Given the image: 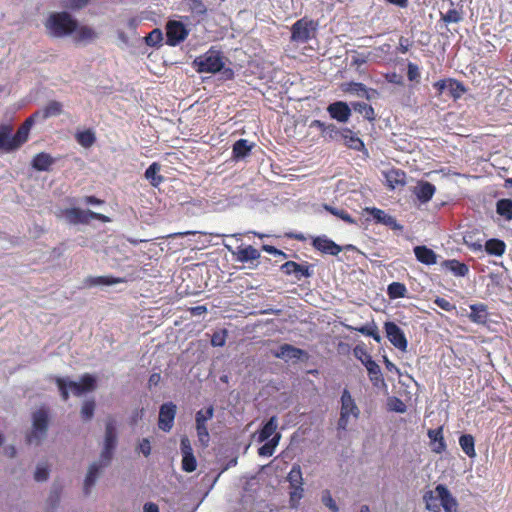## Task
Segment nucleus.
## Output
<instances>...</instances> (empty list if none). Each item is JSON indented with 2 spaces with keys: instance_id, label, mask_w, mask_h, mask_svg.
<instances>
[{
  "instance_id": "f257e3e1",
  "label": "nucleus",
  "mask_w": 512,
  "mask_h": 512,
  "mask_svg": "<svg viewBox=\"0 0 512 512\" xmlns=\"http://www.w3.org/2000/svg\"><path fill=\"white\" fill-rule=\"evenodd\" d=\"M32 119H26L19 127L15 135H12V126L4 124L0 126V150L11 152L18 149L28 139Z\"/></svg>"
},
{
  "instance_id": "f03ea898",
  "label": "nucleus",
  "mask_w": 512,
  "mask_h": 512,
  "mask_svg": "<svg viewBox=\"0 0 512 512\" xmlns=\"http://www.w3.org/2000/svg\"><path fill=\"white\" fill-rule=\"evenodd\" d=\"M56 383L63 400H67L69 393L75 396H81L87 392L93 391L96 387V378L90 374H84L79 381H73L68 377H58Z\"/></svg>"
},
{
  "instance_id": "7ed1b4c3",
  "label": "nucleus",
  "mask_w": 512,
  "mask_h": 512,
  "mask_svg": "<svg viewBox=\"0 0 512 512\" xmlns=\"http://www.w3.org/2000/svg\"><path fill=\"white\" fill-rule=\"evenodd\" d=\"M45 27L50 35L62 38L76 30L77 20L68 12H55L49 15Z\"/></svg>"
},
{
  "instance_id": "20e7f679",
  "label": "nucleus",
  "mask_w": 512,
  "mask_h": 512,
  "mask_svg": "<svg viewBox=\"0 0 512 512\" xmlns=\"http://www.w3.org/2000/svg\"><path fill=\"white\" fill-rule=\"evenodd\" d=\"M224 66L221 53L217 50L210 49L203 55L195 58L193 67L199 73H216Z\"/></svg>"
},
{
  "instance_id": "39448f33",
  "label": "nucleus",
  "mask_w": 512,
  "mask_h": 512,
  "mask_svg": "<svg viewBox=\"0 0 512 512\" xmlns=\"http://www.w3.org/2000/svg\"><path fill=\"white\" fill-rule=\"evenodd\" d=\"M340 401L341 408L337 428L338 430L345 431L350 422V418L357 419L360 415V410L347 389L343 390Z\"/></svg>"
},
{
  "instance_id": "423d86ee",
  "label": "nucleus",
  "mask_w": 512,
  "mask_h": 512,
  "mask_svg": "<svg viewBox=\"0 0 512 512\" xmlns=\"http://www.w3.org/2000/svg\"><path fill=\"white\" fill-rule=\"evenodd\" d=\"M33 426L31 433L27 436L30 444H38L45 436L48 427V412L40 408L33 413Z\"/></svg>"
},
{
  "instance_id": "0eeeda50",
  "label": "nucleus",
  "mask_w": 512,
  "mask_h": 512,
  "mask_svg": "<svg viewBox=\"0 0 512 512\" xmlns=\"http://www.w3.org/2000/svg\"><path fill=\"white\" fill-rule=\"evenodd\" d=\"M214 409L212 406L205 410H199L195 415V428L198 442L202 447H207L210 442V434L207 428V422L213 418Z\"/></svg>"
},
{
  "instance_id": "6e6552de",
  "label": "nucleus",
  "mask_w": 512,
  "mask_h": 512,
  "mask_svg": "<svg viewBox=\"0 0 512 512\" xmlns=\"http://www.w3.org/2000/svg\"><path fill=\"white\" fill-rule=\"evenodd\" d=\"M316 23L302 18L297 20L291 28V40L296 43H306L315 36Z\"/></svg>"
},
{
  "instance_id": "1a4fd4ad",
  "label": "nucleus",
  "mask_w": 512,
  "mask_h": 512,
  "mask_svg": "<svg viewBox=\"0 0 512 512\" xmlns=\"http://www.w3.org/2000/svg\"><path fill=\"white\" fill-rule=\"evenodd\" d=\"M65 219L71 224H87L91 219H96L101 222H110V218L93 212L91 210H81L79 208H70L64 211Z\"/></svg>"
},
{
  "instance_id": "9d476101",
  "label": "nucleus",
  "mask_w": 512,
  "mask_h": 512,
  "mask_svg": "<svg viewBox=\"0 0 512 512\" xmlns=\"http://www.w3.org/2000/svg\"><path fill=\"white\" fill-rule=\"evenodd\" d=\"M434 88L438 96L445 94L454 100L459 99L465 92L464 86L454 79L439 80L434 83Z\"/></svg>"
},
{
  "instance_id": "9b49d317",
  "label": "nucleus",
  "mask_w": 512,
  "mask_h": 512,
  "mask_svg": "<svg viewBox=\"0 0 512 512\" xmlns=\"http://www.w3.org/2000/svg\"><path fill=\"white\" fill-rule=\"evenodd\" d=\"M384 329L386 332V337L391 342V344L404 352L407 350L408 342L403 330L394 322H386L384 324Z\"/></svg>"
},
{
  "instance_id": "f8f14e48",
  "label": "nucleus",
  "mask_w": 512,
  "mask_h": 512,
  "mask_svg": "<svg viewBox=\"0 0 512 512\" xmlns=\"http://www.w3.org/2000/svg\"><path fill=\"white\" fill-rule=\"evenodd\" d=\"M167 43L176 46L186 39L188 30L180 21H169L166 26Z\"/></svg>"
},
{
  "instance_id": "ddd939ff",
  "label": "nucleus",
  "mask_w": 512,
  "mask_h": 512,
  "mask_svg": "<svg viewBox=\"0 0 512 512\" xmlns=\"http://www.w3.org/2000/svg\"><path fill=\"white\" fill-rule=\"evenodd\" d=\"M177 407L172 402L164 403L159 409L158 426L164 432H169L174 424Z\"/></svg>"
},
{
  "instance_id": "4468645a",
  "label": "nucleus",
  "mask_w": 512,
  "mask_h": 512,
  "mask_svg": "<svg viewBox=\"0 0 512 512\" xmlns=\"http://www.w3.org/2000/svg\"><path fill=\"white\" fill-rule=\"evenodd\" d=\"M364 211L366 213H368L369 215H371L372 219L376 223L383 224V225L391 228L392 230H402L403 229V226L400 225L393 216L387 214L385 211H383L379 208L367 207V208H365Z\"/></svg>"
},
{
  "instance_id": "2eb2a0df",
  "label": "nucleus",
  "mask_w": 512,
  "mask_h": 512,
  "mask_svg": "<svg viewBox=\"0 0 512 512\" xmlns=\"http://www.w3.org/2000/svg\"><path fill=\"white\" fill-rule=\"evenodd\" d=\"M281 270L287 275H295L297 280L311 277L312 271L308 264H298L294 261H287L281 265Z\"/></svg>"
},
{
  "instance_id": "dca6fc26",
  "label": "nucleus",
  "mask_w": 512,
  "mask_h": 512,
  "mask_svg": "<svg viewBox=\"0 0 512 512\" xmlns=\"http://www.w3.org/2000/svg\"><path fill=\"white\" fill-rule=\"evenodd\" d=\"M327 111L331 118L342 123H346L351 116V108L343 101H337L330 104Z\"/></svg>"
},
{
  "instance_id": "f3484780",
  "label": "nucleus",
  "mask_w": 512,
  "mask_h": 512,
  "mask_svg": "<svg viewBox=\"0 0 512 512\" xmlns=\"http://www.w3.org/2000/svg\"><path fill=\"white\" fill-rule=\"evenodd\" d=\"M62 112V104L57 101L49 102L43 109L36 111L28 119H32V125L36 121H43L47 118L57 116Z\"/></svg>"
},
{
  "instance_id": "a211bd4d",
  "label": "nucleus",
  "mask_w": 512,
  "mask_h": 512,
  "mask_svg": "<svg viewBox=\"0 0 512 512\" xmlns=\"http://www.w3.org/2000/svg\"><path fill=\"white\" fill-rule=\"evenodd\" d=\"M344 91L358 97L366 98L367 100L375 99L379 95L377 90L368 88L364 84L358 82L346 84Z\"/></svg>"
},
{
  "instance_id": "6ab92c4d",
  "label": "nucleus",
  "mask_w": 512,
  "mask_h": 512,
  "mask_svg": "<svg viewBox=\"0 0 512 512\" xmlns=\"http://www.w3.org/2000/svg\"><path fill=\"white\" fill-rule=\"evenodd\" d=\"M438 498H440V507L445 512H457V500L452 496L447 487L443 484L437 485Z\"/></svg>"
},
{
  "instance_id": "aec40b11",
  "label": "nucleus",
  "mask_w": 512,
  "mask_h": 512,
  "mask_svg": "<svg viewBox=\"0 0 512 512\" xmlns=\"http://www.w3.org/2000/svg\"><path fill=\"white\" fill-rule=\"evenodd\" d=\"M306 352L300 348L294 347L290 344H283L279 349L274 352V356L285 361L300 360Z\"/></svg>"
},
{
  "instance_id": "412c9836",
  "label": "nucleus",
  "mask_w": 512,
  "mask_h": 512,
  "mask_svg": "<svg viewBox=\"0 0 512 512\" xmlns=\"http://www.w3.org/2000/svg\"><path fill=\"white\" fill-rule=\"evenodd\" d=\"M362 364L366 367L370 381L374 386L383 383V376L380 366L371 358L370 355H365V359H361Z\"/></svg>"
},
{
  "instance_id": "4be33fe9",
  "label": "nucleus",
  "mask_w": 512,
  "mask_h": 512,
  "mask_svg": "<svg viewBox=\"0 0 512 512\" xmlns=\"http://www.w3.org/2000/svg\"><path fill=\"white\" fill-rule=\"evenodd\" d=\"M104 468L105 467L101 466L98 462H93L89 465L83 486L84 493L86 495L90 494L91 489L96 484V481Z\"/></svg>"
},
{
  "instance_id": "5701e85b",
  "label": "nucleus",
  "mask_w": 512,
  "mask_h": 512,
  "mask_svg": "<svg viewBox=\"0 0 512 512\" xmlns=\"http://www.w3.org/2000/svg\"><path fill=\"white\" fill-rule=\"evenodd\" d=\"M313 246L322 253L333 256L338 255L342 250V248L338 244H336L335 242H333L332 240L328 239L325 236L316 237L313 240Z\"/></svg>"
},
{
  "instance_id": "b1692460",
  "label": "nucleus",
  "mask_w": 512,
  "mask_h": 512,
  "mask_svg": "<svg viewBox=\"0 0 512 512\" xmlns=\"http://www.w3.org/2000/svg\"><path fill=\"white\" fill-rule=\"evenodd\" d=\"M225 247L232 252L233 255L236 256V260L242 263L256 260L260 257V252L252 247H238L237 251H233L230 246L225 245Z\"/></svg>"
},
{
  "instance_id": "393cba45",
  "label": "nucleus",
  "mask_w": 512,
  "mask_h": 512,
  "mask_svg": "<svg viewBox=\"0 0 512 512\" xmlns=\"http://www.w3.org/2000/svg\"><path fill=\"white\" fill-rule=\"evenodd\" d=\"M435 191V186L427 181L418 182L414 189L416 197L422 203H427L428 201H430Z\"/></svg>"
},
{
  "instance_id": "a878e982",
  "label": "nucleus",
  "mask_w": 512,
  "mask_h": 512,
  "mask_svg": "<svg viewBox=\"0 0 512 512\" xmlns=\"http://www.w3.org/2000/svg\"><path fill=\"white\" fill-rule=\"evenodd\" d=\"M441 266L456 277H465L469 272L468 266L456 259L445 260Z\"/></svg>"
},
{
  "instance_id": "bb28decb",
  "label": "nucleus",
  "mask_w": 512,
  "mask_h": 512,
  "mask_svg": "<svg viewBox=\"0 0 512 512\" xmlns=\"http://www.w3.org/2000/svg\"><path fill=\"white\" fill-rule=\"evenodd\" d=\"M416 259L426 265H433L437 262L436 253L426 246H416L414 248Z\"/></svg>"
},
{
  "instance_id": "cd10ccee",
  "label": "nucleus",
  "mask_w": 512,
  "mask_h": 512,
  "mask_svg": "<svg viewBox=\"0 0 512 512\" xmlns=\"http://www.w3.org/2000/svg\"><path fill=\"white\" fill-rule=\"evenodd\" d=\"M427 434L432 442L433 452L437 454L444 452L446 449V444L442 433V427H439L437 429H430L428 430Z\"/></svg>"
},
{
  "instance_id": "c85d7f7f",
  "label": "nucleus",
  "mask_w": 512,
  "mask_h": 512,
  "mask_svg": "<svg viewBox=\"0 0 512 512\" xmlns=\"http://www.w3.org/2000/svg\"><path fill=\"white\" fill-rule=\"evenodd\" d=\"M277 428H278V419H277V417L276 416L270 417V419L264 424L262 429L259 431L258 441L259 442L268 441V439L273 434H275Z\"/></svg>"
},
{
  "instance_id": "c756f323",
  "label": "nucleus",
  "mask_w": 512,
  "mask_h": 512,
  "mask_svg": "<svg viewBox=\"0 0 512 512\" xmlns=\"http://www.w3.org/2000/svg\"><path fill=\"white\" fill-rule=\"evenodd\" d=\"M160 170L161 165L153 162L145 171V178L153 187H158L164 180L163 176L159 174Z\"/></svg>"
},
{
  "instance_id": "7c9ffc66",
  "label": "nucleus",
  "mask_w": 512,
  "mask_h": 512,
  "mask_svg": "<svg viewBox=\"0 0 512 512\" xmlns=\"http://www.w3.org/2000/svg\"><path fill=\"white\" fill-rule=\"evenodd\" d=\"M469 318L472 322L483 324L487 320V307L484 304L470 305Z\"/></svg>"
},
{
  "instance_id": "2f4dec72",
  "label": "nucleus",
  "mask_w": 512,
  "mask_h": 512,
  "mask_svg": "<svg viewBox=\"0 0 512 512\" xmlns=\"http://www.w3.org/2000/svg\"><path fill=\"white\" fill-rule=\"evenodd\" d=\"M117 444V431L115 421L113 419H109L106 422L105 426V437H104V446L116 448Z\"/></svg>"
},
{
  "instance_id": "473e14b6",
  "label": "nucleus",
  "mask_w": 512,
  "mask_h": 512,
  "mask_svg": "<svg viewBox=\"0 0 512 512\" xmlns=\"http://www.w3.org/2000/svg\"><path fill=\"white\" fill-rule=\"evenodd\" d=\"M485 251L489 255L502 256L506 251V244L504 241L496 238L489 239L485 243Z\"/></svg>"
},
{
  "instance_id": "72a5a7b5",
  "label": "nucleus",
  "mask_w": 512,
  "mask_h": 512,
  "mask_svg": "<svg viewBox=\"0 0 512 512\" xmlns=\"http://www.w3.org/2000/svg\"><path fill=\"white\" fill-rule=\"evenodd\" d=\"M252 147L253 144H251L248 140L239 139L233 145V157L237 160L243 159L250 153Z\"/></svg>"
},
{
  "instance_id": "f704fd0d",
  "label": "nucleus",
  "mask_w": 512,
  "mask_h": 512,
  "mask_svg": "<svg viewBox=\"0 0 512 512\" xmlns=\"http://www.w3.org/2000/svg\"><path fill=\"white\" fill-rule=\"evenodd\" d=\"M459 445L463 452L470 458L476 456L474 437L470 434H464L459 438Z\"/></svg>"
},
{
  "instance_id": "c9c22d12",
  "label": "nucleus",
  "mask_w": 512,
  "mask_h": 512,
  "mask_svg": "<svg viewBox=\"0 0 512 512\" xmlns=\"http://www.w3.org/2000/svg\"><path fill=\"white\" fill-rule=\"evenodd\" d=\"M123 280L121 278H113L108 276H97V277H88L85 280V285L88 287L92 286H100V285H114L117 283H121Z\"/></svg>"
},
{
  "instance_id": "e433bc0d",
  "label": "nucleus",
  "mask_w": 512,
  "mask_h": 512,
  "mask_svg": "<svg viewBox=\"0 0 512 512\" xmlns=\"http://www.w3.org/2000/svg\"><path fill=\"white\" fill-rule=\"evenodd\" d=\"M426 508L433 512L440 511V498H438L437 486L434 490H430L424 494L423 497Z\"/></svg>"
},
{
  "instance_id": "4c0bfd02",
  "label": "nucleus",
  "mask_w": 512,
  "mask_h": 512,
  "mask_svg": "<svg viewBox=\"0 0 512 512\" xmlns=\"http://www.w3.org/2000/svg\"><path fill=\"white\" fill-rule=\"evenodd\" d=\"M287 481L289 482L290 488L303 487V476L301 467L298 464H294L288 473Z\"/></svg>"
},
{
  "instance_id": "58836bf2",
  "label": "nucleus",
  "mask_w": 512,
  "mask_h": 512,
  "mask_svg": "<svg viewBox=\"0 0 512 512\" xmlns=\"http://www.w3.org/2000/svg\"><path fill=\"white\" fill-rule=\"evenodd\" d=\"M74 33H75V40L79 41V42L92 41L97 37V34L94 31V29L89 26H86V25H82V26L77 25V28H76V30H74Z\"/></svg>"
},
{
  "instance_id": "ea45409f",
  "label": "nucleus",
  "mask_w": 512,
  "mask_h": 512,
  "mask_svg": "<svg viewBox=\"0 0 512 512\" xmlns=\"http://www.w3.org/2000/svg\"><path fill=\"white\" fill-rule=\"evenodd\" d=\"M352 109L361 114L365 119L372 122L375 120V111L371 105L364 102H353Z\"/></svg>"
},
{
  "instance_id": "a19ab883",
  "label": "nucleus",
  "mask_w": 512,
  "mask_h": 512,
  "mask_svg": "<svg viewBox=\"0 0 512 512\" xmlns=\"http://www.w3.org/2000/svg\"><path fill=\"white\" fill-rule=\"evenodd\" d=\"M280 438V434H275L270 440L266 441V443L258 449V454L263 457L272 456L274 454L275 448L279 444Z\"/></svg>"
},
{
  "instance_id": "79ce46f5",
  "label": "nucleus",
  "mask_w": 512,
  "mask_h": 512,
  "mask_svg": "<svg viewBox=\"0 0 512 512\" xmlns=\"http://www.w3.org/2000/svg\"><path fill=\"white\" fill-rule=\"evenodd\" d=\"M496 212L505 218V220H512V200L500 199L496 203Z\"/></svg>"
},
{
  "instance_id": "37998d69",
  "label": "nucleus",
  "mask_w": 512,
  "mask_h": 512,
  "mask_svg": "<svg viewBox=\"0 0 512 512\" xmlns=\"http://www.w3.org/2000/svg\"><path fill=\"white\" fill-rule=\"evenodd\" d=\"M52 163H53L52 157L46 153L37 154L32 161L33 167L39 171L48 170V168L52 165Z\"/></svg>"
},
{
  "instance_id": "c03bdc74",
  "label": "nucleus",
  "mask_w": 512,
  "mask_h": 512,
  "mask_svg": "<svg viewBox=\"0 0 512 512\" xmlns=\"http://www.w3.org/2000/svg\"><path fill=\"white\" fill-rule=\"evenodd\" d=\"M343 138L345 139L347 146L351 149L361 151L364 148V143L361 139L354 135L350 130L344 131Z\"/></svg>"
},
{
  "instance_id": "a18cd8bd",
  "label": "nucleus",
  "mask_w": 512,
  "mask_h": 512,
  "mask_svg": "<svg viewBox=\"0 0 512 512\" xmlns=\"http://www.w3.org/2000/svg\"><path fill=\"white\" fill-rule=\"evenodd\" d=\"M389 186L394 189L398 185L405 184V174L399 170H392L386 175Z\"/></svg>"
},
{
  "instance_id": "49530a36",
  "label": "nucleus",
  "mask_w": 512,
  "mask_h": 512,
  "mask_svg": "<svg viewBox=\"0 0 512 512\" xmlns=\"http://www.w3.org/2000/svg\"><path fill=\"white\" fill-rule=\"evenodd\" d=\"M76 139H77L78 143L82 147H85V148L91 147L96 140L95 134L91 130H85L82 132H78L76 134Z\"/></svg>"
},
{
  "instance_id": "de8ad7c7",
  "label": "nucleus",
  "mask_w": 512,
  "mask_h": 512,
  "mask_svg": "<svg viewBox=\"0 0 512 512\" xmlns=\"http://www.w3.org/2000/svg\"><path fill=\"white\" fill-rule=\"evenodd\" d=\"M407 292L406 286L399 282H393L389 284L387 293L390 298L396 299V298H402L405 297Z\"/></svg>"
},
{
  "instance_id": "09e8293b",
  "label": "nucleus",
  "mask_w": 512,
  "mask_h": 512,
  "mask_svg": "<svg viewBox=\"0 0 512 512\" xmlns=\"http://www.w3.org/2000/svg\"><path fill=\"white\" fill-rule=\"evenodd\" d=\"M304 489L303 487L290 488L289 492V506L292 509H297L300 504V500L303 498Z\"/></svg>"
},
{
  "instance_id": "8fccbe9b",
  "label": "nucleus",
  "mask_w": 512,
  "mask_h": 512,
  "mask_svg": "<svg viewBox=\"0 0 512 512\" xmlns=\"http://www.w3.org/2000/svg\"><path fill=\"white\" fill-rule=\"evenodd\" d=\"M190 12L196 16H204L207 13V7L202 0H188Z\"/></svg>"
},
{
  "instance_id": "3c124183",
  "label": "nucleus",
  "mask_w": 512,
  "mask_h": 512,
  "mask_svg": "<svg viewBox=\"0 0 512 512\" xmlns=\"http://www.w3.org/2000/svg\"><path fill=\"white\" fill-rule=\"evenodd\" d=\"M324 208H325V210L330 212L332 215L342 219L346 223H349V224L355 223L354 219L344 209L335 208V207H332L329 205H325Z\"/></svg>"
},
{
  "instance_id": "603ef678",
  "label": "nucleus",
  "mask_w": 512,
  "mask_h": 512,
  "mask_svg": "<svg viewBox=\"0 0 512 512\" xmlns=\"http://www.w3.org/2000/svg\"><path fill=\"white\" fill-rule=\"evenodd\" d=\"M114 450H115V448L103 445L102 451L100 453V457L96 462L101 464V466H103V467H107L113 458Z\"/></svg>"
},
{
  "instance_id": "864d4df0",
  "label": "nucleus",
  "mask_w": 512,
  "mask_h": 512,
  "mask_svg": "<svg viewBox=\"0 0 512 512\" xmlns=\"http://www.w3.org/2000/svg\"><path fill=\"white\" fill-rule=\"evenodd\" d=\"M163 40V34L160 29L152 30L146 37L145 42L148 46L155 47Z\"/></svg>"
},
{
  "instance_id": "5fc2aeb1",
  "label": "nucleus",
  "mask_w": 512,
  "mask_h": 512,
  "mask_svg": "<svg viewBox=\"0 0 512 512\" xmlns=\"http://www.w3.org/2000/svg\"><path fill=\"white\" fill-rule=\"evenodd\" d=\"M357 330L363 335L372 337L378 343H380L382 340V337L380 336L378 328L375 324L370 326H362Z\"/></svg>"
},
{
  "instance_id": "6e6d98bb",
  "label": "nucleus",
  "mask_w": 512,
  "mask_h": 512,
  "mask_svg": "<svg viewBox=\"0 0 512 512\" xmlns=\"http://www.w3.org/2000/svg\"><path fill=\"white\" fill-rule=\"evenodd\" d=\"M89 0H61V6L69 10H80L85 8Z\"/></svg>"
},
{
  "instance_id": "4d7b16f0",
  "label": "nucleus",
  "mask_w": 512,
  "mask_h": 512,
  "mask_svg": "<svg viewBox=\"0 0 512 512\" xmlns=\"http://www.w3.org/2000/svg\"><path fill=\"white\" fill-rule=\"evenodd\" d=\"M321 501L332 512H338L339 511V507L336 504L335 500L333 499V497H332V495H331L329 490H324L322 492Z\"/></svg>"
},
{
  "instance_id": "13d9d810",
  "label": "nucleus",
  "mask_w": 512,
  "mask_h": 512,
  "mask_svg": "<svg viewBox=\"0 0 512 512\" xmlns=\"http://www.w3.org/2000/svg\"><path fill=\"white\" fill-rule=\"evenodd\" d=\"M95 402L93 400H87L83 403L81 408V416L83 420L88 421L94 415Z\"/></svg>"
},
{
  "instance_id": "bf43d9fd",
  "label": "nucleus",
  "mask_w": 512,
  "mask_h": 512,
  "mask_svg": "<svg viewBox=\"0 0 512 512\" xmlns=\"http://www.w3.org/2000/svg\"><path fill=\"white\" fill-rule=\"evenodd\" d=\"M197 468V461L194 454L182 456V469L185 472H193Z\"/></svg>"
},
{
  "instance_id": "052dcab7",
  "label": "nucleus",
  "mask_w": 512,
  "mask_h": 512,
  "mask_svg": "<svg viewBox=\"0 0 512 512\" xmlns=\"http://www.w3.org/2000/svg\"><path fill=\"white\" fill-rule=\"evenodd\" d=\"M434 303L444 311L450 312L456 309L455 305L442 297H437Z\"/></svg>"
},
{
  "instance_id": "680f3d73",
  "label": "nucleus",
  "mask_w": 512,
  "mask_h": 512,
  "mask_svg": "<svg viewBox=\"0 0 512 512\" xmlns=\"http://www.w3.org/2000/svg\"><path fill=\"white\" fill-rule=\"evenodd\" d=\"M407 77L410 81H417L420 78L419 67L414 63H409L407 67Z\"/></svg>"
},
{
  "instance_id": "e2e57ef3",
  "label": "nucleus",
  "mask_w": 512,
  "mask_h": 512,
  "mask_svg": "<svg viewBox=\"0 0 512 512\" xmlns=\"http://www.w3.org/2000/svg\"><path fill=\"white\" fill-rule=\"evenodd\" d=\"M180 449L182 456L193 454L191 442L187 436L181 437Z\"/></svg>"
},
{
  "instance_id": "0e129e2a",
  "label": "nucleus",
  "mask_w": 512,
  "mask_h": 512,
  "mask_svg": "<svg viewBox=\"0 0 512 512\" xmlns=\"http://www.w3.org/2000/svg\"><path fill=\"white\" fill-rule=\"evenodd\" d=\"M462 19L461 17V14L455 10V9H452V10H449L443 17V20L446 22V23H457L459 22L460 20Z\"/></svg>"
},
{
  "instance_id": "69168bd1",
  "label": "nucleus",
  "mask_w": 512,
  "mask_h": 512,
  "mask_svg": "<svg viewBox=\"0 0 512 512\" xmlns=\"http://www.w3.org/2000/svg\"><path fill=\"white\" fill-rule=\"evenodd\" d=\"M49 475L48 469L44 465H38L35 471V480L38 482L47 480Z\"/></svg>"
},
{
  "instance_id": "338daca9",
  "label": "nucleus",
  "mask_w": 512,
  "mask_h": 512,
  "mask_svg": "<svg viewBox=\"0 0 512 512\" xmlns=\"http://www.w3.org/2000/svg\"><path fill=\"white\" fill-rule=\"evenodd\" d=\"M211 344L214 347H221L225 344V336L221 333H214L211 338Z\"/></svg>"
},
{
  "instance_id": "774afa93",
  "label": "nucleus",
  "mask_w": 512,
  "mask_h": 512,
  "mask_svg": "<svg viewBox=\"0 0 512 512\" xmlns=\"http://www.w3.org/2000/svg\"><path fill=\"white\" fill-rule=\"evenodd\" d=\"M311 126H315L319 129H321L323 132H325V131L334 132L336 129V127L333 124L326 125L325 123H323L319 120H314L312 122Z\"/></svg>"
}]
</instances>
